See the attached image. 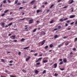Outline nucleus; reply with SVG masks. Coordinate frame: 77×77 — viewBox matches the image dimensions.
<instances>
[{"instance_id":"obj_39","label":"nucleus","mask_w":77,"mask_h":77,"mask_svg":"<svg viewBox=\"0 0 77 77\" xmlns=\"http://www.w3.org/2000/svg\"><path fill=\"white\" fill-rule=\"evenodd\" d=\"M73 51H75V50H76V48H74L73 49Z\"/></svg>"},{"instance_id":"obj_45","label":"nucleus","mask_w":77,"mask_h":77,"mask_svg":"<svg viewBox=\"0 0 77 77\" xmlns=\"http://www.w3.org/2000/svg\"><path fill=\"white\" fill-rule=\"evenodd\" d=\"M18 55L20 56L21 55V52H18Z\"/></svg>"},{"instance_id":"obj_40","label":"nucleus","mask_w":77,"mask_h":77,"mask_svg":"<svg viewBox=\"0 0 77 77\" xmlns=\"http://www.w3.org/2000/svg\"><path fill=\"white\" fill-rule=\"evenodd\" d=\"M38 53H35V54H34V56H38Z\"/></svg>"},{"instance_id":"obj_53","label":"nucleus","mask_w":77,"mask_h":77,"mask_svg":"<svg viewBox=\"0 0 77 77\" xmlns=\"http://www.w3.org/2000/svg\"><path fill=\"white\" fill-rule=\"evenodd\" d=\"M9 63H13V61H10L9 62Z\"/></svg>"},{"instance_id":"obj_20","label":"nucleus","mask_w":77,"mask_h":77,"mask_svg":"<svg viewBox=\"0 0 77 77\" xmlns=\"http://www.w3.org/2000/svg\"><path fill=\"white\" fill-rule=\"evenodd\" d=\"M35 2V0L32 1L31 2V4H33V3Z\"/></svg>"},{"instance_id":"obj_52","label":"nucleus","mask_w":77,"mask_h":77,"mask_svg":"<svg viewBox=\"0 0 77 77\" xmlns=\"http://www.w3.org/2000/svg\"><path fill=\"white\" fill-rule=\"evenodd\" d=\"M2 6H3V4H2L0 6V7H1V8H2Z\"/></svg>"},{"instance_id":"obj_19","label":"nucleus","mask_w":77,"mask_h":77,"mask_svg":"<svg viewBox=\"0 0 77 77\" xmlns=\"http://www.w3.org/2000/svg\"><path fill=\"white\" fill-rule=\"evenodd\" d=\"M36 30H37V28H35L34 30L33 31V33H34V32H35L36 31Z\"/></svg>"},{"instance_id":"obj_55","label":"nucleus","mask_w":77,"mask_h":77,"mask_svg":"<svg viewBox=\"0 0 77 77\" xmlns=\"http://www.w3.org/2000/svg\"><path fill=\"white\" fill-rule=\"evenodd\" d=\"M74 22H72V23H71L70 24L71 25H72V24H74Z\"/></svg>"},{"instance_id":"obj_37","label":"nucleus","mask_w":77,"mask_h":77,"mask_svg":"<svg viewBox=\"0 0 77 77\" xmlns=\"http://www.w3.org/2000/svg\"><path fill=\"white\" fill-rule=\"evenodd\" d=\"M5 13H4L1 15V16L2 17H3V16H5Z\"/></svg>"},{"instance_id":"obj_35","label":"nucleus","mask_w":77,"mask_h":77,"mask_svg":"<svg viewBox=\"0 0 77 77\" xmlns=\"http://www.w3.org/2000/svg\"><path fill=\"white\" fill-rule=\"evenodd\" d=\"M3 3H6V0H5L3 2Z\"/></svg>"},{"instance_id":"obj_17","label":"nucleus","mask_w":77,"mask_h":77,"mask_svg":"<svg viewBox=\"0 0 77 77\" xmlns=\"http://www.w3.org/2000/svg\"><path fill=\"white\" fill-rule=\"evenodd\" d=\"M39 72V71H38L37 70H36L35 71V74H37Z\"/></svg>"},{"instance_id":"obj_2","label":"nucleus","mask_w":77,"mask_h":77,"mask_svg":"<svg viewBox=\"0 0 77 77\" xmlns=\"http://www.w3.org/2000/svg\"><path fill=\"white\" fill-rule=\"evenodd\" d=\"M33 22V19H31L29 20V24H32V23Z\"/></svg>"},{"instance_id":"obj_42","label":"nucleus","mask_w":77,"mask_h":77,"mask_svg":"<svg viewBox=\"0 0 77 77\" xmlns=\"http://www.w3.org/2000/svg\"><path fill=\"white\" fill-rule=\"evenodd\" d=\"M63 64V62H61L59 63V65H62Z\"/></svg>"},{"instance_id":"obj_38","label":"nucleus","mask_w":77,"mask_h":77,"mask_svg":"<svg viewBox=\"0 0 77 77\" xmlns=\"http://www.w3.org/2000/svg\"><path fill=\"white\" fill-rule=\"evenodd\" d=\"M57 75H58L57 74L55 73L54 76H55V77H57Z\"/></svg>"},{"instance_id":"obj_27","label":"nucleus","mask_w":77,"mask_h":77,"mask_svg":"<svg viewBox=\"0 0 77 77\" xmlns=\"http://www.w3.org/2000/svg\"><path fill=\"white\" fill-rule=\"evenodd\" d=\"M9 11V10H6L4 12V13H6L7 12H8Z\"/></svg>"},{"instance_id":"obj_16","label":"nucleus","mask_w":77,"mask_h":77,"mask_svg":"<svg viewBox=\"0 0 77 77\" xmlns=\"http://www.w3.org/2000/svg\"><path fill=\"white\" fill-rule=\"evenodd\" d=\"M63 43H62L60 45H59L58 47H61V46H62V45H63Z\"/></svg>"},{"instance_id":"obj_32","label":"nucleus","mask_w":77,"mask_h":77,"mask_svg":"<svg viewBox=\"0 0 77 77\" xmlns=\"http://www.w3.org/2000/svg\"><path fill=\"white\" fill-rule=\"evenodd\" d=\"M58 29H61V26H59L58 27Z\"/></svg>"},{"instance_id":"obj_12","label":"nucleus","mask_w":77,"mask_h":77,"mask_svg":"<svg viewBox=\"0 0 77 77\" xmlns=\"http://www.w3.org/2000/svg\"><path fill=\"white\" fill-rule=\"evenodd\" d=\"M43 63H46L48 62V60H44L42 61Z\"/></svg>"},{"instance_id":"obj_34","label":"nucleus","mask_w":77,"mask_h":77,"mask_svg":"<svg viewBox=\"0 0 77 77\" xmlns=\"http://www.w3.org/2000/svg\"><path fill=\"white\" fill-rule=\"evenodd\" d=\"M68 8V6H66L65 7H63V9H66V8Z\"/></svg>"},{"instance_id":"obj_48","label":"nucleus","mask_w":77,"mask_h":77,"mask_svg":"<svg viewBox=\"0 0 77 77\" xmlns=\"http://www.w3.org/2000/svg\"><path fill=\"white\" fill-rule=\"evenodd\" d=\"M23 7H20L19 8V9H23Z\"/></svg>"},{"instance_id":"obj_30","label":"nucleus","mask_w":77,"mask_h":77,"mask_svg":"<svg viewBox=\"0 0 77 77\" xmlns=\"http://www.w3.org/2000/svg\"><path fill=\"white\" fill-rule=\"evenodd\" d=\"M68 20V18H65L63 19L64 21H66V20Z\"/></svg>"},{"instance_id":"obj_64","label":"nucleus","mask_w":77,"mask_h":77,"mask_svg":"<svg viewBox=\"0 0 77 77\" xmlns=\"http://www.w3.org/2000/svg\"><path fill=\"white\" fill-rule=\"evenodd\" d=\"M10 77H16L14 76H10Z\"/></svg>"},{"instance_id":"obj_31","label":"nucleus","mask_w":77,"mask_h":77,"mask_svg":"<svg viewBox=\"0 0 77 77\" xmlns=\"http://www.w3.org/2000/svg\"><path fill=\"white\" fill-rule=\"evenodd\" d=\"M21 5V3H20V2H18L17 4V5H18V6H19L20 5Z\"/></svg>"},{"instance_id":"obj_44","label":"nucleus","mask_w":77,"mask_h":77,"mask_svg":"<svg viewBox=\"0 0 77 77\" xmlns=\"http://www.w3.org/2000/svg\"><path fill=\"white\" fill-rule=\"evenodd\" d=\"M77 41V38H75V39L74 41H75V42H76V41Z\"/></svg>"},{"instance_id":"obj_54","label":"nucleus","mask_w":77,"mask_h":77,"mask_svg":"<svg viewBox=\"0 0 77 77\" xmlns=\"http://www.w3.org/2000/svg\"><path fill=\"white\" fill-rule=\"evenodd\" d=\"M67 38V36H64L63 37L64 39H66V38Z\"/></svg>"},{"instance_id":"obj_49","label":"nucleus","mask_w":77,"mask_h":77,"mask_svg":"<svg viewBox=\"0 0 77 77\" xmlns=\"http://www.w3.org/2000/svg\"><path fill=\"white\" fill-rule=\"evenodd\" d=\"M8 2L9 3H11V1H9V0H8Z\"/></svg>"},{"instance_id":"obj_4","label":"nucleus","mask_w":77,"mask_h":77,"mask_svg":"<svg viewBox=\"0 0 77 77\" xmlns=\"http://www.w3.org/2000/svg\"><path fill=\"white\" fill-rule=\"evenodd\" d=\"M45 40H43L42 42L41 45H43L45 43Z\"/></svg>"},{"instance_id":"obj_24","label":"nucleus","mask_w":77,"mask_h":77,"mask_svg":"<svg viewBox=\"0 0 77 77\" xmlns=\"http://www.w3.org/2000/svg\"><path fill=\"white\" fill-rule=\"evenodd\" d=\"M54 6V4H53L52 5H51V7H50V9H51V8H52V7H53V6Z\"/></svg>"},{"instance_id":"obj_8","label":"nucleus","mask_w":77,"mask_h":77,"mask_svg":"<svg viewBox=\"0 0 77 77\" xmlns=\"http://www.w3.org/2000/svg\"><path fill=\"white\" fill-rule=\"evenodd\" d=\"M75 16V15H72L70 16V18H74Z\"/></svg>"},{"instance_id":"obj_61","label":"nucleus","mask_w":77,"mask_h":77,"mask_svg":"<svg viewBox=\"0 0 77 77\" xmlns=\"http://www.w3.org/2000/svg\"><path fill=\"white\" fill-rule=\"evenodd\" d=\"M65 25H66V26L67 27V26H68V24L67 23H66Z\"/></svg>"},{"instance_id":"obj_18","label":"nucleus","mask_w":77,"mask_h":77,"mask_svg":"<svg viewBox=\"0 0 77 77\" xmlns=\"http://www.w3.org/2000/svg\"><path fill=\"white\" fill-rule=\"evenodd\" d=\"M71 0V1L70 3H69V4H72V3L74 2V1L73 0Z\"/></svg>"},{"instance_id":"obj_3","label":"nucleus","mask_w":77,"mask_h":77,"mask_svg":"<svg viewBox=\"0 0 77 77\" xmlns=\"http://www.w3.org/2000/svg\"><path fill=\"white\" fill-rule=\"evenodd\" d=\"M39 12H42V9L41 10H38L36 11V12L37 13V14H38Z\"/></svg>"},{"instance_id":"obj_22","label":"nucleus","mask_w":77,"mask_h":77,"mask_svg":"<svg viewBox=\"0 0 77 77\" xmlns=\"http://www.w3.org/2000/svg\"><path fill=\"white\" fill-rule=\"evenodd\" d=\"M12 25V22H11L8 25V26H11V25Z\"/></svg>"},{"instance_id":"obj_14","label":"nucleus","mask_w":77,"mask_h":77,"mask_svg":"<svg viewBox=\"0 0 77 77\" xmlns=\"http://www.w3.org/2000/svg\"><path fill=\"white\" fill-rule=\"evenodd\" d=\"M53 47V45L52 44H51L50 45H49V47L50 48H52Z\"/></svg>"},{"instance_id":"obj_41","label":"nucleus","mask_w":77,"mask_h":77,"mask_svg":"<svg viewBox=\"0 0 77 77\" xmlns=\"http://www.w3.org/2000/svg\"><path fill=\"white\" fill-rule=\"evenodd\" d=\"M60 70H61V71H63V70H64V68H63V69L60 68Z\"/></svg>"},{"instance_id":"obj_28","label":"nucleus","mask_w":77,"mask_h":77,"mask_svg":"<svg viewBox=\"0 0 77 77\" xmlns=\"http://www.w3.org/2000/svg\"><path fill=\"white\" fill-rule=\"evenodd\" d=\"M40 64H41L40 62H38L36 63V65H40Z\"/></svg>"},{"instance_id":"obj_6","label":"nucleus","mask_w":77,"mask_h":77,"mask_svg":"<svg viewBox=\"0 0 77 77\" xmlns=\"http://www.w3.org/2000/svg\"><path fill=\"white\" fill-rule=\"evenodd\" d=\"M54 68H56L57 66V63H55L54 64Z\"/></svg>"},{"instance_id":"obj_26","label":"nucleus","mask_w":77,"mask_h":77,"mask_svg":"<svg viewBox=\"0 0 77 77\" xmlns=\"http://www.w3.org/2000/svg\"><path fill=\"white\" fill-rule=\"evenodd\" d=\"M18 0H17L15 1V4H17V3H18Z\"/></svg>"},{"instance_id":"obj_59","label":"nucleus","mask_w":77,"mask_h":77,"mask_svg":"<svg viewBox=\"0 0 77 77\" xmlns=\"http://www.w3.org/2000/svg\"><path fill=\"white\" fill-rule=\"evenodd\" d=\"M68 30H71V28H69L67 29Z\"/></svg>"},{"instance_id":"obj_36","label":"nucleus","mask_w":77,"mask_h":77,"mask_svg":"<svg viewBox=\"0 0 77 77\" xmlns=\"http://www.w3.org/2000/svg\"><path fill=\"white\" fill-rule=\"evenodd\" d=\"M24 40H25V39H24V38H23L21 39V41H24Z\"/></svg>"},{"instance_id":"obj_11","label":"nucleus","mask_w":77,"mask_h":77,"mask_svg":"<svg viewBox=\"0 0 77 77\" xmlns=\"http://www.w3.org/2000/svg\"><path fill=\"white\" fill-rule=\"evenodd\" d=\"M30 58H31L30 57H28L26 59V61H28V60H29V59H30Z\"/></svg>"},{"instance_id":"obj_62","label":"nucleus","mask_w":77,"mask_h":77,"mask_svg":"<svg viewBox=\"0 0 77 77\" xmlns=\"http://www.w3.org/2000/svg\"><path fill=\"white\" fill-rule=\"evenodd\" d=\"M8 71L6 69H5V72H8Z\"/></svg>"},{"instance_id":"obj_57","label":"nucleus","mask_w":77,"mask_h":77,"mask_svg":"<svg viewBox=\"0 0 77 77\" xmlns=\"http://www.w3.org/2000/svg\"><path fill=\"white\" fill-rule=\"evenodd\" d=\"M75 24L76 26H77V21H76L75 22Z\"/></svg>"},{"instance_id":"obj_56","label":"nucleus","mask_w":77,"mask_h":77,"mask_svg":"<svg viewBox=\"0 0 77 77\" xmlns=\"http://www.w3.org/2000/svg\"><path fill=\"white\" fill-rule=\"evenodd\" d=\"M70 54L71 55V54H73V53H72V52H71L70 53Z\"/></svg>"},{"instance_id":"obj_47","label":"nucleus","mask_w":77,"mask_h":77,"mask_svg":"<svg viewBox=\"0 0 77 77\" xmlns=\"http://www.w3.org/2000/svg\"><path fill=\"white\" fill-rule=\"evenodd\" d=\"M8 20H13V18H8Z\"/></svg>"},{"instance_id":"obj_51","label":"nucleus","mask_w":77,"mask_h":77,"mask_svg":"<svg viewBox=\"0 0 77 77\" xmlns=\"http://www.w3.org/2000/svg\"><path fill=\"white\" fill-rule=\"evenodd\" d=\"M62 2V1H61V0H59L57 2V3H59V2Z\"/></svg>"},{"instance_id":"obj_9","label":"nucleus","mask_w":77,"mask_h":77,"mask_svg":"<svg viewBox=\"0 0 77 77\" xmlns=\"http://www.w3.org/2000/svg\"><path fill=\"white\" fill-rule=\"evenodd\" d=\"M59 37L58 35H54V39H56L57 38Z\"/></svg>"},{"instance_id":"obj_15","label":"nucleus","mask_w":77,"mask_h":77,"mask_svg":"<svg viewBox=\"0 0 77 77\" xmlns=\"http://www.w3.org/2000/svg\"><path fill=\"white\" fill-rule=\"evenodd\" d=\"M30 48V46H28L27 47L23 48V50H25L26 49H28V48Z\"/></svg>"},{"instance_id":"obj_10","label":"nucleus","mask_w":77,"mask_h":77,"mask_svg":"<svg viewBox=\"0 0 77 77\" xmlns=\"http://www.w3.org/2000/svg\"><path fill=\"white\" fill-rule=\"evenodd\" d=\"M5 24L4 23H2L1 24V26H2V27H5Z\"/></svg>"},{"instance_id":"obj_21","label":"nucleus","mask_w":77,"mask_h":77,"mask_svg":"<svg viewBox=\"0 0 77 77\" xmlns=\"http://www.w3.org/2000/svg\"><path fill=\"white\" fill-rule=\"evenodd\" d=\"M63 61L65 63L66 62L67 60L66 59H64L63 60Z\"/></svg>"},{"instance_id":"obj_60","label":"nucleus","mask_w":77,"mask_h":77,"mask_svg":"<svg viewBox=\"0 0 77 77\" xmlns=\"http://www.w3.org/2000/svg\"><path fill=\"white\" fill-rule=\"evenodd\" d=\"M68 43H66L65 44V45H68Z\"/></svg>"},{"instance_id":"obj_46","label":"nucleus","mask_w":77,"mask_h":77,"mask_svg":"<svg viewBox=\"0 0 77 77\" xmlns=\"http://www.w3.org/2000/svg\"><path fill=\"white\" fill-rule=\"evenodd\" d=\"M58 30V29L57 28L55 29H54V31H55L56 30Z\"/></svg>"},{"instance_id":"obj_63","label":"nucleus","mask_w":77,"mask_h":77,"mask_svg":"<svg viewBox=\"0 0 77 77\" xmlns=\"http://www.w3.org/2000/svg\"><path fill=\"white\" fill-rule=\"evenodd\" d=\"M67 23H69V20H67Z\"/></svg>"},{"instance_id":"obj_29","label":"nucleus","mask_w":77,"mask_h":77,"mask_svg":"<svg viewBox=\"0 0 77 77\" xmlns=\"http://www.w3.org/2000/svg\"><path fill=\"white\" fill-rule=\"evenodd\" d=\"M1 61H2L3 62H5V60L3 59H2L1 60Z\"/></svg>"},{"instance_id":"obj_1","label":"nucleus","mask_w":77,"mask_h":77,"mask_svg":"<svg viewBox=\"0 0 77 77\" xmlns=\"http://www.w3.org/2000/svg\"><path fill=\"white\" fill-rule=\"evenodd\" d=\"M42 57L39 58L38 59V60H36V61H35L36 63H37V62H39V60H42Z\"/></svg>"},{"instance_id":"obj_23","label":"nucleus","mask_w":77,"mask_h":77,"mask_svg":"<svg viewBox=\"0 0 77 77\" xmlns=\"http://www.w3.org/2000/svg\"><path fill=\"white\" fill-rule=\"evenodd\" d=\"M46 73V70H45L43 72L42 74H45V73Z\"/></svg>"},{"instance_id":"obj_43","label":"nucleus","mask_w":77,"mask_h":77,"mask_svg":"<svg viewBox=\"0 0 77 77\" xmlns=\"http://www.w3.org/2000/svg\"><path fill=\"white\" fill-rule=\"evenodd\" d=\"M48 48V46H46L45 47V49H47V48Z\"/></svg>"},{"instance_id":"obj_13","label":"nucleus","mask_w":77,"mask_h":77,"mask_svg":"<svg viewBox=\"0 0 77 77\" xmlns=\"http://www.w3.org/2000/svg\"><path fill=\"white\" fill-rule=\"evenodd\" d=\"M63 19L62 18H61L60 19V22H63Z\"/></svg>"},{"instance_id":"obj_33","label":"nucleus","mask_w":77,"mask_h":77,"mask_svg":"<svg viewBox=\"0 0 77 77\" xmlns=\"http://www.w3.org/2000/svg\"><path fill=\"white\" fill-rule=\"evenodd\" d=\"M54 20H52L50 22V24H52L53 23Z\"/></svg>"},{"instance_id":"obj_58","label":"nucleus","mask_w":77,"mask_h":77,"mask_svg":"<svg viewBox=\"0 0 77 77\" xmlns=\"http://www.w3.org/2000/svg\"><path fill=\"white\" fill-rule=\"evenodd\" d=\"M34 50H31L30 51V52H33V51H34Z\"/></svg>"},{"instance_id":"obj_5","label":"nucleus","mask_w":77,"mask_h":77,"mask_svg":"<svg viewBox=\"0 0 77 77\" xmlns=\"http://www.w3.org/2000/svg\"><path fill=\"white\" fill-rule=\"evenodd\" d=\"M11 38L12 39H14L15 38V35H12V36H11Z\"/></svg>"},{"instance_id":"obj_50","label":"nucleus","mask_w":77,"mask_h":77,"mask_svg":"<svg viewBox=\"0 0 77 77\" xmlns=\"http://www.w3.org/2000/svg\"><path fill=\"white\" fill-rule=\"evenodd\" d=\"M14 42H17V40H14Z\"/></svg>"},{"instance_id":"obj_25","label":"nucleus","mask_w":77,"mask_h":77,"mask_svg":"<svg viewBox=\"0 0 77 77\" xmlns=\"http://www.w3.org/2000/svg\"><path fill=\"white\" fill-rule=\"evenodd\" d=\"M22 71L23 72H24V73H26V71L25 70L23 69V70H22Z\"/></svg>"},{"instance_id":"obj_7","label":"nucleus","mask_w":77,"mask_h":77,"mask_svg":"<svg viewBox=\"0 0 77 77\" xmlns=\"http://www.w3.org/2000/svg\"><path fill=\"white\" fill-rule=\"evenodd\" d=\"M25 19H29V17H24V18L22 19H20V20L21 21V20H25Z\"/></svg>"}]
</instances>
